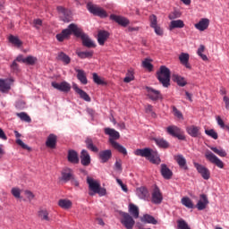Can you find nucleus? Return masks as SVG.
<instances>
[{"mask_svg": "<svg viewBox=\"0 0 229 229\" xmlns=\"http://www.w3.org/2000/svg\"><path fill=\"white\" fill-rule=\"evenodd\" d=\"M11 71L13 72H19V64H17L16 61H13V64H11Z\"/></svg>", "mask_w": 229, "mask_h": 229, "instance_id": "61", "label": "nucleus"}, {"mask_svg": "<svg viewBox=\"0 0 229 229\" xmlns=\"http://www.w3.org/2000/svg\"><path fill=\"white\" fill-rule=\"evenodd\" d=\"M57 59L60 60L61 62H63V64H64V65H69V64H71V57H69V55H67L64 52H60L58 54Z\"/></svg>", "mask_w": 229, "mask_h": 229, "instance_id": "38", "label": "nucleus"}, {"mask_svg": "<svg viewBox=\"0 0 229 229\" xmlns=\"http://www.w3.org/2000/svg\"><path fill=\"white\" fill-rule=\"evenodd\" d=\"M161 174L165 180H171L173 177V171L167 167V165L162 164L161 165Z\"/></svg>", "mask_w": 229, "mask_h": 229, "instance_id": "24", "label": "nucleus"}, {"mask_svg": "<svg viewBox=\"0 0 229 229\" xmlns=\"http://www.w3.org/2000/svg\"><path fill=\"white\" fill-rule=\"evenodd\" d=\"M205 133L208 137H211V139H214L215 140H217L218 135H217V132H216V131H214V129L206 130Z\"/></svg>", "mask_w": 229, "mask_h": 229, "instance_id": "55", "label": "nucleus"}, {"mask_svg": "<svg viewBox=\"0 0 229 229\" xmlns=\"http://www.w3.org/2000/svg\"><path fill=\"white\" fill-rule=\"evenodd\" d=\"M32 26L36 28V30H40V26H42V20L35 19L32 22Z\"/></svg>", "mask_w": 229, "mask_h": 229, "instance_id": "60", "label": "nucleus"}, {"mask_svg": "<svg viewBox=\"0 0 229 229\" xmlns=\"http://www.w3.org/2000/svg\"><path fill=\"white\" fill-rule=\"evenodd\" d=\"M133 69H129L125 78L123 79L124 83H130V81H133L135 80Z\"/></svg>", "mask_w": 229, "mask_h": 229, "instance_id": "45", "label": "nucleus"}, {"mask_svg": "<svg viewBox=\"0 0 229 229\" xmlns=\"http://www.w3.org/2000/svg\"><path fill=\"white\" fill-rule=\"evenodd\" d=\"M58 206L64 210H69V208H72V201L67 199H61L58 200Z\"/></svg>", "mask_w": 229, "mask_h": 229, "instance_id": "32", "label": "nucleus"}, {"mask_svg": "<svg viewBox=\"0 0 229 229\" xmlns=\"http://www.w3.org/2000/svg\"><path fill=\"white\" fill-rule=\"evenodd\" d=\"M174 160H175L181 169H183L184 171H187V169H189V166H187V159H185V157H183V155L178 154L174 156Z\"/></svg>", "mask_w": 229, "mask_h": 229, "instance_id": "18", "label": "nucleus"}, {"mask_svg": "<svg viewBox=\"0 0 229 229\" xmlns=\"http://www.w3.org/2000/svg\"><path fill=\"white\" fill-rule=\"evenodd\" d=\"M141 223H148V225H157V221L150 215H144L141 219Z\"/></svg>", "mask_w": 229, "mask_h": 229, "instance_id": "37", "label": "nucleus"}, {"mask_svg": "<svg viewBox=\"0 0 229 229\" xmlns=\"http://www.w3.org/2000/svg\"><path fill=\"white\" fill-rule=\"evenodd\" d=\"M38 217L41 221H51V217H49V211L47 208H39L38 211Z\"/></svg>", "mask_w": 229, "mask_h": 229, "instance_id": "28", "label": "nucleus"}, {"mask_svg": "<svg viewBox=\"0 0 229 229\" xmlns=\"http://www.w3.org/2000/svg\"><path fill=\"white\" fill-rule=\"evenodd\" d=\"M164 200V196L162 195V191H160V188L156 186L151 192V201L154 205H160Z\"/></svg>", "mask_w": 229, "mask_h": 229, "instance_id": "11", "label": "nucleus"}, {"mask_svg": "<svg viewBox=\"0 0 229 229\" xmlns=\"http://www.w3.org/2000/svg\"><path fill=\"white\" fill-rule=\"evenodd\" d=\"M81 164H82V165H90V155L89 151L85 149L81 152Z\"/></svg>", "mask_w": 229, "mask_h": 229, "instance_id": "27", "label": "nucleus"}, {"mask_svg": "<svg viewBox=\"0 0 229 229\" xmlns=\"http://www.w3.org/2000/svg\"><path fill=\"white\" fill-rule=\"evenodd\" d=\"M136 195L140 199H144V201H149L151 199L149 191L146 187H140L136 189Z\"/></svg>", "mask_w": 229, "mask_h": 229, "instance_id": "13", "label": "nucleus"}, {"mask_svg": "<svg viewBox=\"0 0 229 229\" xmlns=\"http://www.w3.org/2000/svg\"><path fill=\"white\" fill-rule=\"evenodd\" d=\"M208 198L207 197V195L201 194L200 199L196 205V208H198V210H205V208H207V207L208 206Z\"/></svg>", "mask_w": 229, "mask_h": 229, "instance_id": "22", "label": "nucleus"}, {"mask_svg": "<svg viewBox=\"0 0 229 229\" xmlns=\"http://www.w3.org/2000/svg\"><path fill=\"white\" fill-rule=\"evenodd\" d=\"M104 132L106 133V135L109 136V142L113 148L117 149L119 153H122V155H128V150H126V148L115 141L121 139V134L119 133V131H115V129L107 127L104 129Z\"/></svg>", "mask_w": 229, "mask_h": 229, "instance_id": "1", "label": "nucleus"}, {"mask_svg": "<svg viewBox=\"0 0 229 229\" xmlns=\"http://www.w3.org/2000/svg\"><path fill=\"white\" fill-rule=\"evenodd\" d=\"M73 26H78V25L72 23L68 26L67 29L63 30L61 33L55 36L58 42H64L65 38H69L71 35H74V31L72 30Z\"/></svg>", "mask_w": 229, "mask_h": 229, "instance_id": "9", "label": "nucleus"}, {"mask_svg": "<svg viewBox=\"0 0 229 229\" xmlns=\"http://www.w3.org/2000/svg\"><path fill=\"white\" fill-rule=\"evenodd\" d=\"M152 29L154 30L156 35H158L159 37H162V35H164V30H162L160 26L156 25L155 27H152Z\"/></svg>", "mask_w": 229, "mask_h": 229, "instance_id": "58", "label": "nucleus"}, {"mask_svg": "<svg viewBox=\"0 0 229 229\" xmlns=\"http://www.w3.org/2000/svg\"><path fill=\"white\" fill-rule=\"evenodd\" d=\"M72 89L73 90H75L76 94H79L81 99H83L84 101H87L88 103H90L91 101L90 96H89V94H87V92H85L83 89H80V87H78V84L73 83Z\"/></svg>", "mask_w": 229, "mask_h": 229, "instance_id": "17", "label": "nucleus"}, {"mask_svg": "<svg viewBox=\"0 0 229 229\" xmlns=\"http://www.w3.org/2000/svg\"><path fill=\"white\" fill-rule=\"evenodd\" d=\"M216 122H217L218 126L225 129V122L223 121V119L220 118V116L216 117Z\"/></svg>", "mask_w": 229, "mask_h": 229, "instance_id": "64", "label": "nucleus"}, {"mask_svg": "<svg viewBox=\"0 0 229 229\" xmlns=\"http://www.w3.org/2000/svg\"><path fill=\"white\" fill-rule=\"evenodd\" d=\"M203 53H205V46L200 45L198 51H197V55H199V56H200V58L204 61L207 62V60H208V57H207L206 55H204Z\"/></svg>", "mask_w": 229, "mask_h": 229, "instance_id": "48", "label": "nucleus"}, {"mask_svg": "<svg viewBox=\"0 0 229 229\" xmlns=\"http://www.w3.org/2000/svg\"><path fill=\"white\" fill-rule=\"evenodd\" d=\"M56 135L50 134L46 141L47 148H50V149H55V148H56Z\"/></svg>", "mask_w": 229, "mask_h": 229, "instance_id": "31", "label": "nucleus"}, {"mask_svg": "<svg viewBox=\"0 0 229 229\" xmlns=\"http://www.w3.org/2000/svg\"><path fill=\"white\" fill-rule=\"evenodd\" d=\"M116 182L118 183V185H120L122 191H123V192H128V186H126V184L123 183V181L119 178H116Z\"/></svg>", "mask_w": 229, "mask_h": 229, "instance_id": "57", "label": "nucleus"}, {"mask_svg": "<svg viewBox=\"0 0 229 229\" xmlns=\"http://www.w3.org/2000/svg\"><path fill=\"white\" fill-rule=\"evenodd\" d=\"M108 37H110V33L106 30H99L98 34V42L99 46H105V41L108 40Z\"/></svg>", "mask_w": 229, "mask_h": 229, "instance_id": "23", "label": "nucleus"}, {"mask_svg": "<svg viewBox=\"0 0 229 229\" xmlns=\"http://www.w3.org/2000/svg\"><path fill=\"white\" fill-rule=\"evenodd\" d=\"M134 155L136 157H143L144 158H147L151 164H160V156H158V152L149 148H137L134 151Z\"/></svg>", "mask_w": 229, "mask_h": 229, "instance_id": "2", "label": "nucleus"}, {"mask_svg": "<svg viewBox=\"0 0 229 229\" xmlns=\"http://www.w3.org/2000/svg\"><path fill=\"white\" fill-rule=\"evenodd\" d=\"M210 149H211V151L216 153V155H218V157H226V151L223 148H217L216 147H211Z\"/></svg>", "mask_w": 229, "mask_h": 229, "instance_id": "49", "label": "nucleus"}, {"mask_svg": "<svg viewBox=\"0 0 229 229\" xmlns=\"http://www.w3.org/2000/svg\"><path fill=\"white\" fill-rule=\"evenodd\" d=\"M179 60L181 64L186 67V69H191V64H189V54L182 53L179 56Z\"/></svg>", "mask_w": 229, "mask_h": 229, "instance_id": "35", "label": "nucleus"}, {"mask_svg": "<svg viewBox=\"0 0 229 229\" xmlns=\"http://www.w3.org/2000/svg\"><path fill=\"white\" fill-rule=\"evenodd\" d=\"M142 67H144V69H146L147 71H148L149 72H151V71H153V64H151V60L149 59H145L142 62Z\"/></svg>", "mask_w": 229, "mask_h": 229, "instance_id": "50", "label": "nucleus"}, {"mask_svg": "<svg viewBox=\"0 0 229 229\" xmlns=\"http://www.w3.org/2000/svg\"><path fill=\"white\" fill-rule=\"evenodd\" d=\"M148 96L152 101H158V99H162V94L153 88L147 87Z\"/></svg>", "mask_w": 229, "mask_h": 229, "instance_id": "21", "label": "nucleus"}, {"mask_svg": "<svg viewBox=\"0 0 229 229\" xmlns=\"http://www.w3.org/2000/svg\"><path fill=\"white\" fill-rule=\"evenodd\" d=\"M208 26H210V20L208 18H202L198 23L194 25L196 30L199 31H205V30L208 29Z\"/></svg>", "mask_w": 229, "mask_h": 229, "instance_id": "20", "label": "nucleus"}, {"mask_svg": "<svg viewBox=\"0 0 229 229\" xmlns=\"http://www.w3.org/2000/svg\"><path fill=\"white\" fill-rule=\"evenodd\" d=\"M166 132L168 135L172 137H175L179 140H185V135H183V131L176 125H170L166 128Z\"/></svg>", "mask_w": 229, "mask_h": 229, "instance_id": "8", "label": "nucleus"}, {"mask_svg": "<svg viewBox=\"0 0 229 229\" xmlns=\"http://www.w3.org/2000/svg\"><path fill=\"white\" fill-rule=\"evenodd\" d=\"M9 42L15 47H21V46H22V41H21L19 37L13 35L9 36Z\"/></svg>", "mask_w": 229, "mask_h": 229, "instance_id": "42", "label": "nucleus"}, {"mask_svg": "<svg viewBox=\"0 0 229 229\" xmlns=\"http://www.w3.org/2000/svg\"><path fill=\"white\" fill-rule=\"evenodd\" d=\"M75 72H77V80H79L82 85H87L89 83L85 71L75 68Z\"/></svg>", "mask_w": 229, "mask_h": 229, "instance_id": "25", "label": "nucleus"}, {"mask_svg": "<svg viewBox=\"0 0 229 229\" xmlns=\"http://www.w3.org/2000/svg\"><path fill=\"white\" fill-rule=\"evenodd\" d=\"M13 79H0V92H9L12 89Z\"/></svg>", "mask_w": 229, "mask_h": 229, "instance_id": "14", "label": "nucleus"}, {"mask_svg": "<svg viewBox=\"0 0 229 229\" xmlns=\"http://www.w3.org/2000/svg\"><path fill=\"white\" fill-rule=\"evenodd\" d=\"M87 183L89 189V196H94L95 194H98L100 197L106 196V189L101 188L99 182L94 180L92 177H88Z\"/></svg>", "mask_w": 229, "mask_h": 229, "instance_id": "3", "label": "nucleus"}, {"mask_svg": "<svg viewBox=\"0 0 229 229\" xmlns=\"http://www.w3.org/2000/svg\"><path fill=\"white\" fill-rule=\"evenodd\" d=\"M205 157L207 158V160H208V162H210L211 164H215V165L219 167V169H223V167H225V164L223 163V161H221V159H219V157H217V156H216L211 151H206Z\"/></svg>", "mask_w": 229, "mask_h": 229, "instance_id": "10", "label": "nucleus"}, {"mask_svg": "<svg viewBox=\"0 0 229 229\" xmlns=\"http://www.w3.org/2000/svg\"><path fill=\"white\" fill-rule=\"evenodd\" d=\"M120 223L124 226L126 229H133L135 226V220L133 217L126 212H120Z\"/></svg>", "mask_w": 229, "mask_h": 229, "instance_id": "6", "label": "nucleus"}, {"mask_svg": "<svg viewBox=\"0 0 229 229\" xmlns=\"http://www.w3.org/2000/svg\"><path fill=\"white\" fill-rule=\"evenodd\" d=\"M52 87L56 89V90H60L61 92H69V90H71V84H69L67 81H63L61 83L53 81Z\"/></svg>", "mask_w": 229, "mask_h": 229, "instance_id": "15", "label": "nucleus"}, {"mask_svg": "<svg viewBox=\"0 0 229 229\" xmlns=\"http://www.w3.org/2000/svg\"><path fill=\"white\" fill-rule=\"evenodd\" d=\"M172 110L174 117H177V119H179L180 121H183V114H182L180 110L176 108V106H172Z\"/></svg>", "mask_w": 229, "mask_h": 229, "instance_id": "51", "label": "nucleus"}, {"mask_svg": "<svg viewBox=\"0 0 229 229\" xmlns=\"http://www.w3.org/2000/svg\"><path fill=\"white\" fill-rule=\"evenodd\" d=\"M193 165L204 180H208L210 178V171L208 168L203 165H199V163H193Z\"/></svg>", "mask_w": 229, "mask_h": 229, "instance_id": "12", "label": "nucleus"}, {"mask_svg": "<svg viewBox=\"0 0 229 229\" xmlns=\"http://www.w3.org/2000/svg\"><path fill=\"white\" fill-rule=\"evenodd\" d=\"M85 144H86V148L89 149V151H93V153H98V151H99L98 147L94 145V140H92L91 138H87L85 140Z\"/></svg>", "mask_w": 229, "mask_h": 229, "instance_id": "34", "label": "nucleus"}, {"mask_svg": "<svg viewBox=\"0 0 229 229\" xmlns=\"http://www.w3.org/2000/svg\"><path fill=\"white\" fill-rule=\"evenodd\" d=\"M35 62H37V59L36 57H33L31 55L26 57L24 60H23V64H28V65H33L35 64Z\"/></svg>", "mask_w": 229, "mask_h": 229, "instance_id": "56", "label": "nucleus"}, {"mask_svg": "<svg viewBox=\"0 0 229 229\" xmlns=\"http://www.w3.org/2000/svg\"><path fill=\"white\" fill-rule=\"evenodd\" d=\"M129 212L134 219H139V208L135 204L129 205Z\"/></svg>", "mask_w": 229, "mask_h": 229, "instance_id": "41", "label": "nucleus"}, {"mask_svg": "<svg viewBox=\"0 0 229 229\" xmlns=\"http://www.w3.org/2000/svg\"><path fill=\"white\" fill-rule=\"evenodd\" d=\"M172 80H173V81L177 83V85H179V87H185L187 85V81H185V78H183L178 74H174L172 76Z\"/></svg>", "mask_w": 229, "mask_h": 229, "instance_id": "33", "label": "nucleus"}, {"mask_svg": "<svg viewBox=\"0 0 229 229\" xmlns=\"http://www.w3.org/2000/svg\"><path fill=\"white\" fill-rule=\"evenodd\" d=\"M17 115L21 121H24L25 123H31V118L30 117V115H28V114L18 113Z\"/></svg>", "mask_w": 229, "mask_h": 229, "instance_id": "53", "label": "nucleus"}, {"mask_svg": "<svg viewBox=\"0 0 229 229\" xmlns=\"http://www.w3.org/2000/svg\"><path fill=\"white\" fill-rule=\"evenodd\" d=\"M61 174H62L61 180L63 182H70V180L74 179V174L72 172V169L69 167H64Z\"/></svg>", "mask_w": 229, "mask_h": 229, "instance_id": "19", "label": "nucleus"}, {"mask_svg": "<svg viewBox=\"0 0 229 229\" xmlns=\"http://www.w3.org/2000/svg\"><path fill=\"white\" fill-rule=\"evenodd\" d=\"M186 131H187V133L193 138L199 137L201 135V133L199 132V127L195 125L188 126L186 128Z\"/></svg>", "mask_w": 229, "mask_h": 229, "instance_id": "29", "label": "nucleus"}, {"mask_svg": "<svg viewBox=\"0 0 229 229\" xmlns=\"http://www.w3.org/2000/svg\"><path fill=\"white\" fill-rule=\"evenodd\" d=\"M24 194H25L27 199H29V201H32V199H35V194H33V192H31V191L26 190L24 191Z\"/></svg>", "mask_w": 229, "mask_h": 229, "instance_id": "59", "label": "nucleus"}, {"mask_svg": "<svg viewBox=\"0 0 229 229\" xmlns=\"http://www.w3.org/2000/svg\"><path fill=\"white\" fill-rule=\"evenodd\" d=\"M14 135L16 137V144H18V146H21V148H22L23 149H30V147H28V145H26L24 142L21 141V133H19V131H14Z\"/></svg>", "mask_w": 229, "mask_h": 229, "instance_id": "43", "label": "nucleus"}, {"mask_svg": "<svg viewBox=\"0 0 229 229\" xmlns=\"http://www.w3.org/2000/svg\"><path fill=\"white\" fill-rule=\"evenodd\" d=\"M181 203L187 208H194V204L192 203V200L189 197H183L181 199Z\"/></svg>", "mask_w": 229, "mask_h": 229, "instance_id": "44", "label": "nucleus"}, {"mask_svg": "<svg viewBox=\"0 0 229 229\" xmlns=\"http://www.w3.org/2000/svg\"><path fill=\"white\" fill-rule=\"evenodd\" d=\"M114 169L116 171H123V163L121 162V160H116L115 161V164H114Z\"/></svg>", "mask_w": 229, "mask_h": 229, "instance_id": "62", "label": "nucleus"}, {"mask_svg": "<svg viewBox=\"0 0 229 229\" xmlns=\"http://www.w3.org/2000/svg\"><path fill=\"white\" fill-rule=\"evenodd\" d=\"M157 80L163 87H169L171 81V70L165 66H161L157 72Z\"/></svg>", "mask_w": 229, "mask_h": 229, "instance_id": "5", "label": "nucleus"}, {"mask_svg": "<svg viewBox=\"0 0 229 229\" xmlns=\"http://www.w3.org/2000/svg\"><path fill=\"white\" fill-rule=\"evenodd\" d=\"M177 229H191V225L183 218L177 220Z\"/></svg>", "mask_w": 229, "mask_h": 229, "instance_id": "46", "label": "nucleus"}, {"mask_svg": "<svg viewBox=\"0 0 229 229\" xmlns=\"http://www.w3.org/2000/svg\"><path fill=\"white\" fill-rule=\"evenodd\" d=\"M98 157H99L102 164H105V163H106V161H108L109 159L112 158V150L107 149V150L100 151L98 154Z\"/></svg>", "mask_w": 229, "mask_h": 229, "instance_id": "30", "label": "nucleus"}, {"mask_svg": "<svg viewBox=\"0 0 229 229\" xmlns=\"http://www.w3.org/2000/svg\"><path fill=\"white\" fill-rule=\"evenodd\" d=\"M154 140L158 148H163L164 149L169 148V142L163 138H156Z\"/></svg>", "mask_w": 229, "mask_h": 229, "instance_id": "40", "label": "nucleus"}, {"mask_svg": "<svg viewBox=\"0 0 229 229\" xmlns=\"http://www.w3.org/2000/svg\"><path fill=\"white\" fill-rule=\"evenodd\" d=\"M185 23L182 20L172 21L169 25V30H174L175 28H184Z\"/></svg>", "mask_w": 229, "mask_h": 229, "instance_id": "39", "label": "nucleus"}, {"mask_svg": "<svg viewBox=\"0 0 229 229\" xmlns=\"http://www.w3.org/2000/svg\"><path fill=\"white\" fill-rule=\"evenodd\" d=\"M21 189L17 187H13L11 190V193L14 198H16V199H21Z\"/></svg>", "mask_w": 229, "mask_h": 229, "instance_id": "52", "label": "nucleus"}, {"mask_svg": "<svg viewBox=\"0 0 229 229\" xmlns=\"http://www.w3.org/2000/svg\"><path fill=\"white\" fill-rule=\"evenodd\" d=\"M87 8L90 13L93 15H96L97 17H100L101 19H105L106 17H108V13H106V11L105 9L92 4H88Z\"/></svg>", "mask_w": 229, "mask_h": 229, "instance_id": "7", "label": "nucleus"}, {"mask_svg": "<svg viewBox=\"0 0 229 229\" xmlns=\"http://www.w3.org/2000/svg\"><path fill=\"white\" fill-rule=\"evenodd\" d=\"M111 21H114V22H117L120 26H123V28H126L128 24H130V20L123 16H119L115 14H111L110 15Z\"/></svg>", "mask_w": 229, "mask_h": 229, "instance_id": "16", "label": "nucleus"}, {"mask_svg": "<svg viewBox=\"0 0 229 229\" xmlns=\"http://www.w3.org/2000/svg\"><path fill=\"white\" fill-rule=\"evenodd\" d=\"M150 28H155V26H158V20L157 15L151 14L149 16Z\"/></svg>", "mask_w": 229, "mask_h": 229, "instance_id": "54", "label": "nucleus"}, {"mask_svg": "<svg viewBox=\"0 0 229 229\" xmlns=\"http://www.w3.org/2000/svg\"><path fill=\"white\" fill-rule=\"evenodd\" d=\"M72 31H74L75 37L81 38L82 45L85 46V47H96V43H94V41L89 38V35L85 34L80 27L73 26Z\"/></svg>", "mask_w": 229, "mask_h": 229, "instance_id": "4", "label": "nucleus"}, {"mask_svg": "<svg viewBox=\"0 0 229 229\" xmlns=\"http://www.w3.org/2000/svg\"><path fill=\"white\" fill-rule=\"evenodd\" d=\"M76 55L77 56H79V58L85 60V58H92V56L94 55V51H77Z\"/></svg>", "mask_w": 229, "mask_h": 229, "instance_id": "36", "label": "nucleus"}, {"mask_svg": "<svg viewBox=\"0 0 229 229\" xmlns=\"http://www.w3.org/2000/svg\"><path fill=\"white\" fill-rule=\"evenodd\" d=\"M223 101H224V103H225V108H226V109L228 110V112H229V98H228L226 95L224 96Z\"/></svg>", "mask_w": 229, "mask_h": 229, "instance_id": "63", "label": "nucleus"}, {"mask_svg": "<svg viewBox=\"0 0 229 229\" xmlns=\"http://www.w3.org/2000/svg\"><path fill=\"white\" fill-rule=\"evenodd\" d=\"M67 158H68V162H70L71 164H78L80 162L78 152L72 149L68 150Z\"/></svg>", "mask_w": 229, "mask_h": 229, "instance_id": "26", "label": "nucleus"}, {"mask_svg": "<svg viewBox=\"0 0 229 229\" xmlns=\"http://www.w3.org/2000/svg\"><path fill=\"white\" fill-rule=\"evenodd\" d=\"M92 76H93V81L97 85H106L105 79L101 78L99 75H98V73L94 72Z\"/></svg>", "mask_w": 229, "mask_h": 229, "instance_id": "47", "label": "nucleus"}]
</instances>
